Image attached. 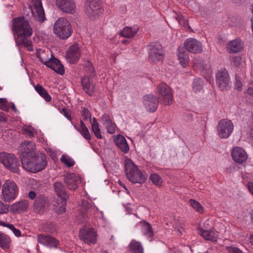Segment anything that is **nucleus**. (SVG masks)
<instances>
[{"label":"nucleus","instance_id":"nucleus-4","mask_svg":"<svg viewBox=\"0 0 253 253\" xmlns=\"http://www.w3.org/2000/svg\"><path fill=\"white\" fill-rule=\"evenodd\" d=\"M53 32L60 39L65 40L71 36L72 29L70 22L64 18H60L53 26Z\"/></svg>","mask_w":253,"mask_h":253},{"label":"nucleus","instance_id":"nucleus-48","mask_svg":"<svg viewBox=\"0 0 253 253\" xmlns=\"http://www.w3.org/2000/svg\"><path fill=\"white\" fill-rule=\"evenodd\" d=\"M107 130V132L113 134L115 131V129L114 126V124H113L112 122H111V123H108L106 125H105Z\"/></svg>","mask_w":253,"mask_h":253},{"label":"nucleus","instance_id":"nucleus-55","mask_svg":"<svg viewBox=\"0 0 253 253\" xmlns=\"http://www.w3.org/2000/svg\"><path fill=\"white\" fill-rule=\"evenodd\" d=\"M28 197L31 200H34V199H36L37 196L35 192H34V191H30L29 192Z\"/></svg>","mask_w":253,"mask_h":253},{"label":"nucleus","instance_id":"nucleus-46","mask_svg":"<svg viewBox=\"0 0 253 253\" xmlns=\"http://www.w3.org/2000/svg\"><path fill=\"white\" fill-rule=\"evenodd\" d=\"M0 109L6 112L9 111L8 106L6 104V100L4 98H0Z\"/></svg>","mask_w":253,"mask_h":253},{"label":"nucleus","instance_id":"nucleus-8","mask_svg":"<svg viewBox=\"0 0 253 253\" xmlns=\"http://www.w3.org/2000/svg\"><path fill=\"white\" fill-rule=\"evenodd\" d=\"M84 11L90 18L93 17L102 13L101 1L100 0H86L84 4Z\"/></svg>","mask_w":253,"mask_h":253},{"label":"nucleus","instance_id":"nucleus-58","mask_svg":"<svg viewBox=\"0 0 253 253\" xmlns=\"http://www.w3.org/2000/svg\"><path fill=\"white\" fill-rule=\"evenodd\" d=\"M179 24L183 26L184 27H186L188 25V20L185 18L182 19L181 21L179 23Z\"/></svg>","mask_w":253,"mask_h":253},{"label":"nucleus","instance_id":"nucleus-25","mask_svg":"<svg viewBox=\"0 0 253 253\" xmlns=\"http://www.w3.org/2000/svg\"><path fill=\"white\" fill-rule=\"evenodd\" d=\"M29 203L27 200H21L12 204L10 210L13 213H20L27 210Z\"/></svg>","mask_w":253,"mask_h":253},{"label":"nucleus","instance_id":"nucleus-57","mask_svg":"<svg viewBox=\"0 0 253 253\" xmlns=\"http://www.w3.org/2000/svg\"><path fill=\"white\" fill-rule=\"evenodd\" d=\"M233 61L236 66H238L240 64V59L239 57H234L233 58Z\"/></svg>","mask_w":253,"mask_h":253},{"label":"nucleus","instance_id":"nucleus-50","mask_svg":"<svg viewBox=\"0 0 253 253\" xmlns=\"http://www.w3.org/2000/svg\"><path fill=\"white\" fill-rule=\"evenodd\" d=\"M85 70L86 72L92 73L94 72V68L90 62H87L86 64Z\"/></svg>","mask_w":253,"mask_h":253},{"label":"nucleus","instance_id":"nucleus-6","mask_svg":"<svg viewBox=\"0 0 253 253\" xmlns=\"http://www.w3.org/2000/svg\"><path fill=\"white\" fill-rule=\"evenodd\" d=\"M18 192L16 184L11 180H7L2 186V199L9 202L15 199Z\"/></svg>","mask_w":253,"mask_h":253},{"label":"nucleus","instance_id":"nucleus-19","mask_svg":"<svg viewBox=\"0 0 253 253\" xmlns=\"http://www.w3.org/2000/svg\"><path fill=\"white\" fill-rule=\"evenodd\" d=\"M47 205V198L44 195H39L37 196L34 202V210L36 212H42L45 210Z\"/></svg>","mask_w":253,"mask_h":253},{"label":"nucleus","instance_id":"nucleus-62","mask_svg":"<svg viewBox=\"0 0 253 253\" xmlns=\"http://www.w3.org/2000/svg\"><path fill=\"white\" fill-rule=\"evenodd\" d=\"M211 222V221L210 220H207L205 223H204V227H205V229H207V228H208V226L210 225V223Z\"/></svg>","mask_w":253,"mask_h":253},{"label":"nucleus","instance_id":"nucleus-26","mask_svg":"<svg viewBox=\"0 0 253 253\" xmlns=\"http://www.w3.org/2000/svg\"><path fill=\"white\" fill-rule=\"evenodd\" d=\"M115 143L117 147L124 153H127L129 151V146L124 136L118 135L115 139Z\"/></svg>","mask_w":253,"mask_h":253},{"label":"nucleus","instance_id":"nucleus-51","mask_svg":"<svg viewBox=\"0 0 253 253\" xmlns=\"http://www.w3.org/2000/svg\"><path fill=\"white\" fill-rule=\"evenodd\" d=\"M101 119H102V121L103 122V124L104 125H105L107 124H108V123H111V122H112L111 120L110 119L109 115H108L107 114L104 115L102 117Z\"/></svg>","mask_w":253,"mask_h":253},{"label":"nucleus","instance_id":"nucleus-37","mask_svg":"<svg viewBox=\"0 0 253 253\" xmlns=\"http://www.w3.org/2000/svg\"><path fill=\"white\" fill-rule=\"evenodd\" d=\"M142 227L144 231V234L149 238L153 236V231L151 225L148 222H144L142 223Z\"/></svg>","mask_w":253,"mask_h":253},{"label":"nucleus","instance_id":"nucleus-34","mask_svg":"<svg viewBox=\"0 0 253 253\" xmlns=\"http://www.w3.org/2000/svg\"><path fill=\"white\" fill-rule=\"evenodd\" d=\"M91 129L93 132L94 135L98 139H102V136L101 133V130L99 128V124L97 122L96 119L93 118L92 122H91Z\"/></svg>","mask_w":253,"mask_h":253},{"label":"nucleus","instance_id":"nucleus-17","mask_svg":"<svg viewBox=\"0 0 253 253\" xmlns=\"http://www.w3.org/2000/svg\"><path fill=\"white\" fill-rule=\"evenodd\" d=\"M184 47L188 51L192 53H201L203 50L201 42L193 38L187 39L184 42Z\"/></svg>","mask_w":253,"mask_h":253},{"label":"nucleus","instance_id":"nucleus-44","mask_svg":"<svg viewBox=\"0 0 253 253\" xmlns=\"http://www.w3.org/2000/svg\"><path fill=\"white\" fill-rule=\"evenodd\" d=\"M79 131L85 139L90 140L91 139V135L87 127H84V128L80 129Z\"/></svg>","mask_w":253,"mask_h":253},{"label":"nucleus","instance_id":"nucleus-60","mask_svg":"<svg viewBox=\"0 0 253 253\" xmlns=\"http://www.w3.org/2000/svg\"><path fill=\"white\" fill-rule=\"evenodd\" d=\"M176 18L177 20L178 21V23H179L180 22V21H181L182 20V19H184V17L181 14H177Z\"/></svg>","mask_w":253,"mask_h":253},{"label":"nucleus","instance_id":"nucleus-3","mask_svg":"<svg viewBox=\"0 0 253 253\" xmlns=\"http://www.w3.org/2000/svg\"><path fill=\"white\" fill-rule=\"evenodd\" d=\"M125 171L127 178L132 183L142 184L145 181L141 171L130 159L125 160Z\"/></svg>","mask_w":253,"mask_h":253},{"label":"nucleus","instance_id":"nucleus-31","mask_svg":"<svg viewBox=\"0 0 253 253\" xmlns=\"http://www.w3.org/2000/svg\"><path fill=\"white\" fill-rule=\"evenodd\" d=\"M90 207L91 204L86 201H84L83 202V206L80 211L81 215L83 218V221H86Z\"/></svg>","mask_w":253,"mask_h":253},{"label":"nucleus","instance_id":"nucleus-42","mask_svg":"<svg viewBox=\"0 0 253 253\" xmlns=\"http://www.w3.org/2000/svg\"><path fill=\"white\" fill-rule=\"evenodd\" d=\"M81 114L84 121L89 119L90 122H92V120L91 119V114L87 108L84 107L82 111Z\"/></svg>","mask_w":253,"mask_h":253},{"label":"nucleus","instance_id":"nucleus-24","mask_svg":"<svg viewBox=\"0 0 253 253\" xmlns=\"http://www.w3.org/2000/svg\"><path fill=\"white\" fill-rule=\"evenodd\" d=\"M53 188L55 194L63 201L68 198V195L65 190V186L61 182L57 181L53 184Z\"/></svg>","mask_w":253,"mask_h":253},{"label":"nucleus","instance_id":"nucleus-15","mask_svg":"<svg viewBox=\"0 0 253 253\" xmlns=\"http://www.w3.org/2000/svg\"><path fill=\"white\" fill-rule=\"evenodd\" d=\"M64 179L67 187L70 190H76L81 183L80 176L75 173H67L64 175Z\"/></svg>","mask_w":253,"mask_h":253},{"label":"nucleus","instance_id":"nucleus-56","mask_svg":"<svg viewBox=\"0 0 253 253\" xmlns=\"http://www.w3.org/2000/svg\"><path fill=\"white\" fill-rule=\"evenodd\" d=\"M248 188L250 193L253 195V182H250L248 183Z\"/></svg>","mask_w":253,"mask_h":253},{"label":"nucleus","instance_id":"nucleus-7","mask_svg":"<svg viewBox=\"0 0 253 253\" xmlns=\"http://www.w3.org/2000/svg\"><path fill=\"white\" fill-rule=\"evenodd\" d=\"M217 85L221 90H227L231 87V81L228 71L225 69L217 71L215 76Z\"/></svg>","mask_w":253,"mask_h":253},{"label":"nucleus","instance_id":"nucleus-11","mask_svg":"<svg viewBox=\"0 0 253 253\" xmlns=\"http://www.w3.org/2000/svg\"><path fill=\"white\" fill-rule=\"evenodd\" d=\"M37 57L39 58L41 62L43 63L47 67L51 68L57 73L61 75L64 74L65 71L64 66L56 58L53 57L46 60L39 55H37Z\"/></svg>","mask_w":253,"mask_h":253},{"label":"nucleus","instance_id":"nucleus-16","mask_svg":"<svg viewBox=\"0 0 253 253\" xmlns=\"http://www.w3.org/2000/svg\"><path fill=\"white\" fill-rule=\"evenodd\" d=\"M56 5L65 13L73 14L76 11V3L73 0H56Z\"/></svg>","mask_w":253,"mask_h":253},{"label":"nucleus","instance_id":"nucleus-43","mask_svg":"<svg viewBox=\"0 0 253 253\" xmlns=\"http://www.w3.org/2000/svg\"><path fill=\"white\" fill-rule=\"evenodd\" d=\"M23 134L29 137H33L35 134L34 129L31 126H28L23 128Z\"/></svg>","mask_w":253,"mask_h":253},{"label":"nucleus","instance_id":"nucleus-9","mask_svg":"<svg viewBox=\"0 0 253 253\" xmlns=\"http://www.w3.org/2000/svg\"><path fill=\"white\" fill-rule=\"evenodd\" d=\"M157 92L159 94L160 101L165 105H169L172 103L173 96L170 88L166 84H162L158 86Z\"/></svg>","mask_w":253,"mask_h":253},{"label":"nucleus","instance_id":"nucleus-14","mask_svg":"<svg viewBox=\"0 0 253 253\" xmlns=\"http://www.w3.org/2000/svg\"><path fill=\"white\" fill-rule=\"evenodd\" d=\"M149 59L152 62L156 63L163 58L164 54L162 45L160 44L149 46Z\"/></svg>","mask_w":253,"mask_h":253},{"label":"nucleus","instance_id":"nucleus-30","mask_svg":"<svg viewBox=\"0 0 253 253\" xmlns=\"http://www.w3.org/2000/svg\"><path fill=\"white\" fill-rule=\"evenodd\" d=\"M129 250L132 253H143V248L140 242L132 240L129 245Z\"/></svg>","mask_w":253,"mask_h":253},{"label":"nucleus","instance_id":"nucleus-47","mask_svg":"<svg viewBox=\"0 0 253 253\" xmlns=\"http://www.w3.org/2000/svg\"><path fill=\"white\" fill-rule=\"evenodd\" d=\"M226 249L229 253H243V252L237 247L229 246L226 247Z\"/></svg>","mask_w":253,"mask_h":253},{"label":"nucleus","instance_id":"nucleus-36","mask_svg":"<svg viewBox=\"0 0 253 253\" xmlns=\"http://www.w3.org/2000/svg\"><path fill=\"white\" fill-rule=\"evenodd\" d=\"M43 231L49 233H53L56 231V226L53 223L49 222L43 224L42 225Z\"/></svg>","mask_w":253,"mask_h":253},{"label":"nucleus","instance_id":"nucleus-45","mask_svg":"<svg viewBox=\"0 0 253 253\" xmlns=\"http://www.w3.org/2000/svg\"><path fill=\"white\" fill-rule=\"evenodd\" d=\"M235 80H236V82L235 83V88L238 91H241L242 89V83L241 81V78L239 77L236 76Z\"/></svg>","mask_w":253,"mask_h":253},{"label":"nucleus","instance_id":"nucleus-38","mask_svg":"<svg viewBox=\"0 0 253 253\" xmlns=\"http://www.w3.org/2000/svg\"><path fill=\"white\" fill-rule=\"evenodd\" d=\"M149 180L157 186H161L163 182L162 177L157 173H151L149 176Z\"/></svg>","mask_w":253,"mask_h":253},{"label":"nucleus","instance_id":"nucleus-32","mask_svg":"<svg viewBox=\"0 0 253 253\" xmlns=\"http://www.w3.org/2000/svg\"><path fill=\"white\" fill-rule=\"evenodd\" d=\"M138 28H134L129 27H126L121 32V35L125 38H131L133 37L137 32Z\"/></svg>","mask_w":253,"mask_h":253},{"label":"nucleus","instance_id":"nucleus-59","mask_svg":"<svg viewBox=\"0 0 253 253\" xmlns=\"http://www.w3.org/2000/svg\"><path fill=\"white\" fill-rule=\"evenodd\" d=\"M6 121V119L4 116V113L1 112H0V122H5Z\"/></svg>","mask_w":253,"mask_h":253},{"label":"nucleus","instance_id":"nucleus-13","mask_svg":"<svg viewBox=\"0 0 253 253\" xmlns=\"http://www.w3.org/2000/svg\"><path fill=\"white\" fill-rule=\"evenodd\" d=\"M81 50L79 45L76 43L70 46L67 50L66 57L68 62L71 64L77 63L80 59Z\"/></svg>","mask_w":253,"mask_h":253},{"label":"nucleus","instance_id":"nucleus-20","mask_svg":"<svg viewBox=\"0 0 253 253\" xmlns=\"http://www.w3.org/2000/svg\"><path fill=\"white\" fill-rule=\"evenodd\" d=\"M231 156L233 160L236 163L242 164L247 159L246 152L242 148L235 147L233 148Z\"/></svg>","mask_w":253,"mask_h":253},{"label":"nucleus","instance_id":"nucleus-10","mask_svg":"<svg viewBox=\"0 0 253 253\" xmlns=\"http://www.w3.org/2000/svg\"><path fill=\"white\" fill-rule=\"evenodd\" d=\"M234 129V125L227 119H223L219 121L217 126V132L221 138H228Z\"/></svg>","mask_w":253,"mask_h":253},{"label":"nucleus","instance_id":"nucleus-5","mask_svg":"<svg viewBox=\"0 0 253 253\" xmlns=\"http://www.w3.org/2000/svg\"><path fill=\"white\" fill-rule=\"evenodd\" d=\"M0 163L9 170L19 173L20 163L14 154L5 152L0 153Z\"/></svg>","mask_w":253,"mask_h":253},{"label":"nucleus","instance_id":"nucleus-27","mask_svg":"<svg viewBox=\"0 0 253 253\" xmlns=\"http://www.w3.org/2000/svg\"><path fill=\"white\" fill-rule=\"evenodd\" d=\"M35 7L37 12V20L40 22H43L45 20V17L41 0H37Z\"/></svg>","mask_w":253,"mask_h":253},{"label":"nucleus","instance_id":"nucleus-52","mask_svg":"<svg viewBox=\"0 0 253 253\" xmlns=\"http://www.w3.org/2000/svg\"><path fill=\"white\" fill-rule=\"evenodd\" d=\"M0 226H4L8 228L10 230H12L14 227V225L5 222L3 221L0 220Z\"/></svg>","mask_w":253,"mask_h":253},{"label":"nucleus","instance_id":"nucleus-29","mask_svg":"<svg viewBox=\"0 0 253 253\" xmlns=\"http://www.w3.org/2000/svg\"><path fill=\"white\" fill-rule=\"evenodd\" d=\"M177 56L181 66L184 68L186 67L188 64L189 60V56L187 52L183 49H178Z\"/></svg>","mask_w":253,"mask_h":253},{"label":"nucleus","instance_id":"nucleus-2","mask_svg":"<svg viewBox=\"0 0 253 253\" xmlns=\"http://www.w3.org/2000/svg\"><path fill=\"white\" fill-rule=\"evenodd\" d=\"M12 30L16 44L18 47L27 48L29 51H33L31 40L33 29L24 17L13 19Z\"/></svg>","mask_w":253,"mask_h":253},{"label":"nucleus","instance_id":"nucleus-40","mask_svg":"<svg viewBox=\"0 0 253 253\" xmlns=\"http://www.w3.org/2000/svg\"><path fill=\"white\" fill-rule=\"evenodd\" d=\"M203 87V82L200 78H196L193 83V88L195 92L200 91Z\"/></svg>","mask_w":253,"mask_h":253},{"label":"nucleus","instance_id":"nucleus-22","mask_svg":"<svg viewBox=\"0 0 253 253\" xmlns=\"http://www.w3.org/2000/svg\"><path fill=\"white\" fill-rule=\"evenodd\" d=\"M83 88L85 92L92 96L95 91V84L88 76H84L81 81Z\"/></svg>","mask_w":253,"mask_h":253},{"label":"nucleus","instance_id":"nucleus-64","mask_svg":"<svg viewBox=\"0 0 253 253\" xmlns=\"http://www.w3.org/2000/svg\"><path fill=\"white\" fill-rule=\"evenodd\" d=\"M250 216H251V222H252V224H253V210H252L251 211L250 213Z\"/></svg>","mask_w":253,"mask_h":253},{"label":"nucleus","instance_id":"nucleus-54","mask_svg":"<svg viewBox=\"0 0 253 253\" xmlns=\"http://www.w3.org/2000/svg\"><path fill=\"white\" fill-rule=\"evenodd\" d=\"M11 231L13 232V234L16 236V237H20L21 235V231L16 228L15 227V226L13 228L12 230H11Z\"/></svg>","mask_w":253,"mask_h":253},{"label":"nucleus","instance_id":"nucleus-39","mask_svg":"<svg viewBox=\"0 0 253 253\" xmlns=\"http://www.w3.org/2000/svg\"><path fill=\"white\" fill-rule=\"evenodd\" d=\"M60 161L69 168L71 167L75 164V162L72 158L64 155L61 157Z\"/></svg>","mask_w":253,"mask_h":253},{"label":"nucleus","instance_id":"nucleus-28","mask_svg":"<svg viewBox=\"0 0 253 253\" xmlns=\"http://www.w3.org/2000/svg\"><path fill=\"white\" fill-rule=\"evenodd\" d=\"M228 49L231 53H236L240 51L242 49L241 41L238 39H235L231 41L228 44Z\"/></svg>","mask_w":253,"mask_h":253},{"label":"nucleus","instance_id":"nucleus-53","mask_svg":"<svg viewBox=\"0 0 253 253\" xmlns=\"http://www.w3.org/2000/svg\"><path fill=\"white\" fill-rule=\"evenodd\" d=\"M61 113L63 114L70 121H71V115L70 114H69V112L68 111V110L65 108H63L62 109L61 111Z\"/></svg>","mask_w":253,"mask_h":253},{"label":"nucleus","instance_id":"nucleus-23","mask_svg":"<svg viewBox=\"0 0 253 253\" xmlns=\"http://www.w3.org/2000/svg\"><path fill=\"white\" fill-rule=\"evenodd\" d=\"M199 233L205 240L211 241L213 242L217 241L218 237V232L214 230H208L200 228Z\"/></svg>","mask_w":253,"mask_h":253},{"label":"nucleus","instance_id":"nucleus-49","mask_svg":"<svg viewBox=\"0 0 253 253\" xmlns=\"http://www.w3.org/2000/svg\"><path fill=\"white\" fill-rule=\"evenodd\" d=\"M8 211V207L0 201V214L5 213Z\"/></svg>","mask_w":253,"mask_h":253},{"label":"nucleus","instance_id":"nucleus-41","mask_svg":"<svg viewBox=\"0 0 253 253\" xmlns=\"http://www.w3.org/2000/svg\"><path fill=\"white\" fill-rule=\"evenodd\" d=\"M190 203L191 206L197 211L201 212L203 211V207L201 205L195 200L191 199L190 200Z\"/></svg>","mask_w":253,"mask_h":253},{"label":"nucleus","instance_id":"nucleus-12","mask_svg":"<svg viewBox=\"0 0 253 253\" xmlns=\"http://www.w3.org/2000/svg\"><path fill=\"white\" fill-rule=\"evenodd\" d=\"M79 236L81 240L87 244H94L97 240V233L93 228L81 229Z\"/></svg>","mask_w":253,"mask_h":253},{"label":"nucleus","instance_id":"nucleus-33","mask_svg":"<svg viewBox=\"0 0 253 253\" xmlns=\"http://www.w3.org/2000/svg\"><path fill=\"white\" fill-rule=\"evenodd\" d=\"M10 238L7 235L0 233V247L3 249H8L10 247Z\"/></svg>","mask_w":253,"mask_h":253},{"label":"nucleus","instance_id":"nucleus-61","mask_svg":"<svg viewBox=\"0 0 253 253\" xmlns=\"http://www.w3.org/2000/svg\"><path fill=\"white\" fill-rule=\"evenodd\" d=\"M247 93L248 94L253 96V88L252 87H249L247 90Z\"/></svg>","mask_w":253,"mask_h":253},{"label":"nucleus","instance_id":"nucleus-21","mask_svg":"<svg viewBox=\"0 0 253 253\" xmlns=\"http://www.w3.org/2000/svg\"><path fill=\"white\" fill-rule=\"evenodd\" d=\"M38 241L39 243L50 248H57L59 244V241L54 237L44 234H40L38 236Z\"/></svg>","mask_w":253,"mask_h":253},{"label":"nucleus","instance_id":"nucleus-63","mask_svg":"<svg viewBox=\"0 0 253 253\" xmlns=\"http://www.w3.org/2000/svg\"><path fill=\"white\" fill-rule=\"evenodd\" d=\"M66 211V209L65 207H63L62 206H61L59 209V213H63L65 212Z\"/></svg>","mask_w":253,"mask_h":253},{"label":"nucleus","instance_id":"nucleus-18","mask_svg":"<svg viewBox=\"0 0 253 253\" xmlns=\"http://www.w3.org/2000/svg\"><path fill=\"white\" fill-rule=\"evenodd\" d=\"M159 99L154 95L149 94L143 96V103L147 110L154 112L158 106Z\"/></svg>","mask_w":253,"mask_h":253},{"label":"nucleus","instance_id":"nucleus-35","mask_svg":"<svg viewBox=\"0 0 253 253\" xmlns=\"http://www.w3.org/2000/svg\"><path fill=\"white\" fill-rule=\"evenodd\" d=\"M35 88L38 93L46 101H51V97H50V95L42 85L37 84L35 86Z\"/></svg>","mask_w":253,"mask_h":253},{"label":"nucleus","instance_id":"nucleus-1","mask_svg":"<svg viewBox=\"0 0 253 253\" xmlns=\"http://www.w3.org/2000/svg\"><path fill=\"white\" fill-rule=\"evenodd\" d=\"M34 142L25 141L19 147V153L22 167L27 171L36 173L45 169L47 156L42 153H36Z\"/></svg>","mask_w":253,"mask_h":253}]
</instances>
